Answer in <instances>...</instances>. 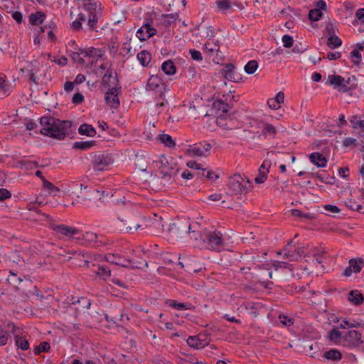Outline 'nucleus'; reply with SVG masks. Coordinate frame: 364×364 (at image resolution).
<instances>
[{
	"mask_svg": "<svg viewBox=\"0 0 364 364\" xmlns=\"http://www.w3.org/2000/svg\"><path fill=\"white\" fill-rule=\"evenodd\" d=\"M40 124L41 134L58 140L65 139L72 125L70 121H61L51 116L42 117L40 119Z\"/></svg>",
	"mask_w": 364,
	"mask_h": 364,
	"instance_id": "nucleus-1",
	"label": "nucleus"
},
{
	"mask_svg": "<svg viewBox=\"0 0 364 364\" xmlns=\"http://www.w3.org/2000/svg\"><path fill=\"white\" fill-rule=\"evenodd\" d=\"M200 241L207 249L213 251L220 252L225 247L223 234L217 230H204Z\"/></svg>",
	"mask_w": 364,
	"mask_h": 364,
	"instance_id": "nucleus-2",
	"label": "nucleus"
},
{
	"mask_svg": "<svg viewBox=\"0 0 364 364\" xmlns=\"http://www.w3.org/2000/svg\"><path fill=\"white\" fill-rule=\"evenodd\" d=\"M154 163L159 169L161 178L164 179L166 181H170L178 173V168L171 158L168 159L164 155H161L157 160L154 161Z\"/></svg>",
	"mask_w": 364,
	"mask_h": 364,
	"instance_id": "nucleus-3",
	"label": "nucleus"
},
{
	"mask_svg": "<svg viewBox=\"0 0 364 364\" xmlns=\"http://www.w3.org/2000/svg\"><path fill=\"white\" fill-rule=\"evenodd\" d=\"M250 132L255 136L253 139L257 137L259 140L266 139L267 136L274 137L277 130L271 124L266 123L263 121L252 119L250 123Z\"/></svg>",
	"mask_w": 364,
	"mask_h": 364,
	"instance_id": "nucleus-4",
	"label": "nucleus"
},
{
	"mask_svg": "<svg viewBox=\"0 0 364 364\" xmlns=\"http://www.w3.org/2000/svg\"><path fill=\"white\" fill-rule=\"evenodd\" d=\"M228 187L232 194H242L250 191L252 183L246 177L240 174H235L229 178Z\"/></svg>",
	"mask_w": 364,
	"mask_h": 364,
	"instance_id": "nucleus-5",
	"label": "nucleus"
},
{
	"mask_svg": "<svg viewBox=\"0 0 364 364\" xmlns=\"http://www.w3.org/2000/svg\"><path fill=\"white\" fill-rule=\"evenodd\" d=\"M82 9L87 13L88 22L87 28L89 31H97V23L102 16L101 4L99 2L94 4H83Z\"/></svg>",
	"mask_w": 364,
	"mask_h": 364,
	"instance_id": "nucleus-6",
	"label": "nucleus"
},
{
	"mask_svg": "<svg viewBox=\"0 0 364 364\" xmlns=\"http://www.w3.org/2000/svg\"><path fill=\"white\" fill-rule=\"evenodd\" d=\"M196 226H197V223L191 224L188 220L184 219L172 223L168 231L173 237H182L183 234H186L188 230Z\"/></svg>",
	"mask_w": 364,
	"mask_h": 364,
	"instance_id": "nucleus-7",
	"label": "nucleus"
},
{
	"mask_svg": "<svg viewBox=\"0 0 364 364\" xmlns=\"http://www.w3.org/2000/svg\"><path fill=\"white\" fill-rule=\"evenodd\" d=\"M342 338L345 346L362 348L364 343L361 333L357 330H349L343 335Z\"/></svg>",
	"mask_w": 364,
	"mask_h": 364,
	"instance_id": "nucleus-8",
	"label": "nucleus"
},
{
	"mask_svg": "<svg viewBox=\"0 0 364 364\" xmlns=\"http://www.w3.org/2000/svg\"><path fill=\"white\" fill-rule=\"evenodd\" d=\"M146 89L159 93V97L162 98L166 91V85L159 76L152 75L148 80Z\"/></svg>",
	"mask_w": 364,
	"mask_h": 364,
	"instance_id": "nucleus-9",
	"label": "nucleus"
},
{
	"mask_svg": "<svg viewBox=\"0 0 364 364\" xmlns=\"http://www.w3.org/2000/svg\"><path fill=\"white\" fill-rule=\"evenodd\" d=\"M204 50L210 58H212L213 61L218 63V60L222 58L221 53L220 52V45L218 42L213 40H209L204 45Z\"/></svg>",
	"mask_w": 364,
	"mask_h": 364,
	"instance_id": "nucleus-10",
	"label": "nucleus"
},
{
	"mask_svg": "<svg viewBox=\"0 0 364 364\" xmlns=\"http://www.w3.org/2000/svg\"><path fill=\"white\" fill-rule=\"evenodd\" d=\"M211 144L207 141H202L193 144L188 149L191 155L196 156H207L211 149Z\"/></svg>",
	"mask_w": 364,
	"mask_h": 364,
	"instance_id": "nucleus-11",
	"label": "nucleus"
},
{
	"mask_svg": "<svg viewBox=\"0 0 364 364\" xmlns=\"http://www.w3.org/2000/svg\"><path fill=\"white\" fill-rule=\"evenodd\" d=\"M112 162L111 159L108 156L104 154L95 155L92 162L93 169L95 171H102Z\"/></svg>",
	"mask_w": 364,
	"mask_h": 364,
	"instance_id": "nucleus-12",
	"label": "nucleus"
},
{
	"mask_svg": "<svg viewBox=\"0 0 364 364\" xmlns=\"http://www.w3.org/2000/svg\"><path fill=\"white\" fill-rule=\"evenodd\" d=\"M210 340L204 334H199L195 336H190L187 339L188 345L193 348L200 349L203 348L208 346Z\"/></svg>",
	"mask_w": 364,
	"mask_h": 364,
	"instance_id": "nucleus-13",
	"label": "nucleus"
},
{
	"mask_svg": "<svg viewBox=\"0 0 364 364\" xmlns=\"http://www.w3.org/2000/svg\"><path fill=\"white\" fill-rule=\"evenodd\" d=\"M119 89L112 87L109 89L105 95V101L108 106L112 109H116L119 106V99L118 97Z\"/></svg>",
	"mask_w": 364,
	"mask_h": 364,
	"instance_id": "nucleus-14",
	"label": "nucleus"
},
{
	"mask_svg": "<svg viewBox=\"0 0 364 364\" xmlns=\"http://www.w3.org/2000/svg\"><path fill=\"white\" fill-rule=\"evenodd\" d=\"M156 33V29L151 26L150 23L143 25L136 31V37L141 41H144L149 39Z\"/></svg>",
	"mask_w": 364,
	"mask_h": 364,
	"instance_id": "nucleus-15",
	"label": "nucleus"
},
{
	"mask_svg": "<svg viewBox=\"0 0 364 364\" xmlns=\"http://www.w3.org/2000/svg\"><path fill=\"white\" fill-rule=\"evenodd\" d=\"M292 241L289 242L282 251L277 252V255H284V258L289 261H297L299 259V256L296 253L294 247L295 245L292 244Z\"/></svg>",
	"mask_w": 364,
	"mask_h": 364,
	"instance_id": "nucleus-16",
	"label": "nucleus"
},
{
	"mask_svg": "<svg viewBox=\"0 0 364 364\" xmlns=\"http://www.w3.org/2000/svg\"><path fill=\"white\" fill-rule=\"evenodd\" d=\"M327 82L333 85L335 89L342 90L343 92L347 91L348 82L341 75H328Z\"/></svg>",
	"mask_w": 364,
	"mask_h": 364,
	"instance_id": "nucleus-17",
	"label": "nucleus"
},
{
	"mask_svg": "<svg viewBox=\"0 0 364 364\" xmlns=\"http://www.w3.org/2000/svg\"><path fill=\"white\" fill-rule=\"evenodd\" d=\"M85 262H87V266L92 269V272L95 273L100 279L107 280L111 277V271L106 267L100 264L96 265L95 264H92V266H90L88 262L85 261Z\"/></svg>",
	"mask_w": 364,
	"mask_h": 364,
	"instance_id": "nucleus-18",
	"label": "nucleus"
},
{
	"mask_svg": "<svg viewBox=\"0 0 364 364\" xmlns=\"http://www.w3.org/2000/svg\"><path fill=\"white\" fill-rule=\"evenodd\" d=\"M105 259L109 263L122 267H127L128 264L131 263L130 259H127L118 254H107L105 256Z\"/></svg>",
	"mask_w": 364,
	"mask_h": 364,
	"instance_id": "nucleus-19",
	"label": "nucleus"
},
{
	"mask_svg": "<svg viewBox=\"0 0 364 364\" xmlns=\"http://www.w3.org/2000/svg\"><path fill=\"white\" fill-rule=\"evenodd\" d=\"M53 230L57 233H60L68 237H72L76 235H78L80 232L78 229L65 225H56L53 228Z\"/></svg>",
	"mask_w": 364,
	"mask_h": 364,
	"instance_id": "nucleus-20",
	"label": "nucleus"
},
{
	"mask_svg": "<svg viewBox=\"0 0 364 364\" xmlns=\"http://www.w3.org/2000/svg\"><path fill=\"white\" fill-rule=\"evenodd\" d=\"M12 91V86L6 81V77L0 74V98L7 97Z\"/></svg>",
	"mask_w": 364,
	"mask_h": 364,
	"instance_id": "nucleus-21",
	"label": "nucleus"
},
{
	"mask_svg": "<svg viewBox=\"0 0 364 364\" xmlns=\"http://www.w3.org/2000/svg\"><path fill=\"white\" fill-rule=\"evenodd\" d=\"M312 255L318 264H322L329 257L328 252L324 247L315 248L313 250Z\"/></svg>",
	"mask_w": 364,
	"mask_h": 364,
	"instance_id": "nucleus-22",
	"label": "nucleus"
},
{
	"mask_svg": "<svg viewBox=\"0 0 364 364\" xmlns=\"http://www.w3.org/2000/svg\"><path fill=\"white\" fill-rule=\"evenodd\" d=\"M86 21L88 22V15L80 11L77 18L73 21L71 27L74 31L79 32L82 30V23Z\"/></svg>",
	"mask_w": 364,
	"mask_h": 364,
	"instance_id": "nucleus-23",
	"label": "nucleus"
},
{
	"mask_svg": "<svg viewBox=\"0 0 364 364\" xmlns=\"http://www.w3.org/2000/svg\"><path fill=\"white\" fill-rule=\"evenodd\" d=\"M310 161L319 168H324L327 165L326 159L320 153L314 152L309 155Z\"/></svg>",
	"mask_w": 364,
	"mask_h": 364,
	"instance_id": "nucleus-24",
	"label": "nucleus"
},
{
	"mask_svg": "<svg viewBox=\"0 0 364 364\" xmlns=\"http://www.w3.org/2000/svg\"><path fill=\"white\" fill-rule=\"evenodd\" d=\"M223 75L225 79L232 82H237L239 80V76L235 70V66L231 63L225 66Z\"/></svg>",
	"mask_w": 364,
	"mask_h": 364,
	"instance_id": "nucleus-25",
	"label": "nucleus"
},
{
	"mask_svg": "<svg viewBox=\"0 0 364 364\" xmlns=\"http://www.w3.org/2000/svg\"><path fill=\"white\" fill-rule=\"evenodd\" d=\"M322 357L328 361H338L342 358V354L340 350L331 348L328 350L324 351Z\"/></svg>",
	"mask_w": 364,
	"mask_h": 364,
	"instance_id": "nucleus-26",
	"label": "nucleus"
},
{
	"mask_svg": "<svg viewBox=\"0 0 364 364\" xmlns=\"http://www.w3.org/2000/svg\"><path fill=\"white\" fill-rule=\"evenodd\" d=\"M269 165H267L265 162H263V164L259 166L258 176L255 178L256 183L261 184L265 181L269 173Z\"/></svg>",
	"mask_w": 364,
	"mask_h": 364,
	"instance_id": "nucleus-27",
	"label": "nucleus"
},
{
	"mask_svg": "<svg viewBox=\"0 0 364 364\" xmlns=\"http://www.w3.org/2000/svg\"><path fill=\"white\" fill-rule=\"evenodd\" d=\"M348 299L355 305H360L364 300L363 294L358 290H352L349 292Z\"/></svg>",
	"mask_w": 364,
	"mask_h": 364,
	"instance_id": "nucleus-28",
	"label": "nucleus"
},
{
	"mask_svg": "<svg viewBox=\"0 0 364 364\" xmlns=\"http://www.w3.org/2000/svg\"><path fill=\"white\" fill-rule=\"evenodd\" d=\"M80 54H83L84 58L102 56L101 50L94 47H90L86 49L80 48Z\"/></svg>",
	"mask_w": 364,
	"mask_h": 364,
	"instance_id": "nucleus-29",
	"label": "nucleus"
},
{
	"mask_svg": "<svg viewBox=\"0 0 364 364\" xmlns=\"http://www.w3.org/2000/svg\"><path fill=\"white\" fill-rule=\"evenodd\" d=\"M161 70L165 74L168 75H172L176 72V68L173 62L170 60L163 63L161 65Z\"/></svg>",
	"mask_w": 364,
	"mask_h": 364,
	"instance_id": "nucleus-30",
	"label": "nucleus"
},
{
	"mask_svg": "<svg viewBox=\"0 0 364 364\" xmlns=\"http://www.w3.org/2000/svg\"><path fill=\"white\" fill-rule=\"evenodd\" d=\"M84 239L89 242H93L96 246H104L105 245V242H102L101 240H98V235L92 232H87L83 235Z\"/></svg>",
	"mask_w": 364,
	"mask_h": 364,
	"instance_id": "nucleus-31",
	"label": "nucleus"
},
{
	"mask_svg": "<svg viewBox=\"0 0 364 364\" xmlns=\"http://www.w3.org/2000/svg\"><path fill=\"white\" fill-rule=\"evenodd\" d=\"M45 19V14L41 11L31 14L29 16V22L32 25H38L42 23Z\"/></svg>",
	"mask_w": 364,
	"mask_h": 364,
	"instance_id": "nucleus-32",
	"label": "nucleus"
},
{
	"mask_svg": "<svg viewBox=\"0 0 364 364\" xmlns=\"http://www.w3.org/2000/svg\"><path fill=\"white\" fill-rule=\"evenodd\" d=\"M80 134L87 135L88 136H94L96 134V131L92 125L83 124L78 129Z\"/></svg>",
	"mask_w": 364,
	"mask_h": 364,
	"instance_id": "nucleus-33",
	"label": "nucleus"
},
{
	"mask_svg": "<svg viewBox=\"0 0 364 364\" xmlns=\"http://www.w3.org/2000/svg\"><path fill=\"white\" fill-rule=\"evenodd\" d=\"M137 59L142 66H146L151 61V55L146 50H141L137 54Z\"/></svg>",
	"mask_w": 364,
	"mask_h": 364,
	"instance_id": "nucleus-34",
	"label": "nucleus"
},
{
	"mask_svg": "<svg viewBox=\"0 0 364 364\" xmlns=\"http://www.w3.org/2000/svg\"><path fill=\"white\" fill-rule=\"evenodd\" d=\"M341 39L336 35H331L328 38L327 45L331 49L338 48L341 46Z\"/></svg>",
	"mask_w": 364,
	"mask_h": 364,
	"instance_id": "nucleus-35",
	"label": "nucleus"
},
{
	"mask_svg": "<svg viewBox=\"0 0 364 364\" xmlns=\"http://www.w3.org/2000/svg\"><path fill=\"white\" fill-rule=\"evenodd\" d=\"M349 265L351 267L354 273H358L364 266V262L362 259H351L349 261Z\"/></svg>",
	"mask_w": 364,
	"mask_h": 364,
	"instance_id": "nucleus-36",
	"label": "nucleus"
},
{
	"mask_svg": "<svg viewBox=\"0 0 364 364\" xmlns=\"http://www.w3.org/2000/svg\"><path fill=\"white\" fill-rule=\"evenodd\" d=\"M346 205L351 210H357L359 213H364V208L356 201L351 199L345 201Z\"/></svg>",
	"mask_w": 364,
	"mask_h": 364,
	"instance_id": "nucleus-37",
	"label": "nucleus"
},
{
	"mask_svg": "<svg viewBox=\"0 0 364 364\" xmlns=\"http://www.w3.org/2000/svg\"><path fill=\"white\" fill-rule=\"evenodd\" d=\"M177 14H166L163 15V21L162 23L166 26H170L172 23H173L178 17Z\"/></svg>",
	"mask_w": 364,
	"mask_h": 364,
	"instance_id": "nucleus-38",
	"label": "nucleus"
},
{
	"mask_svg": "<svg viewBox=\"0 0 364 364\" xmlns=\"http://www.w3.org/2000/svg\"><path fill=\"white\" fill-rule=\"evenodd\" d=\"M291 213L293 216L299 218L301 219L309 220L314 218V214L310 213H304L297 209H292Z\"/></svg>",
	"mask_w": 364,
	"mask_h": 364,
	"instance_id": "nucleus-39",
	"label": "nucleus"
},
{
	"mask_svg": "<svg viewBox=\"0 0 364 364\" xmlns=\"http://www.w3.org/2000/svg\"><path fill=\"white\" fill-rule=\"evenodd\" d=\"M159 139L161 143L165 144L168 147H174L175 142L172 137L168 134H161L159 136Z\"/></svg>",
	"mask_w": 364,
	"mask_h": 364,
	"instance_id": "nucleus-40",
	"label": "nucleus"
},
{
	"mask_svg": "<svg viewBox=\"0 0 364 364\" xmlns=\"http://www.w3.org/2000/svg\"><path fill=\"white\" fill-rule=\"evenodd\" d=\"M198 228L199 226L197 224V226L188 230L186 234L189 235L191 239H193L196 241L200 240V235H203V232L200 231Z\"/></svg>",
	"mask_w": 364,
	"mask_h": 364,
	"instance_id": "nucleus-41",
	"label": "nucleus"
},
{
	"mask_svg": "<svg viewBox=\"0 0 364 364\" xmlns=\"http://www.w3.org/2000/svg\"><path fill=\"white\" fill-rule=\"evenodd\" d=\"M342 336V333L336 328L331 330L328 333V338L330 341H333L335 343L339 342Z\"/></svg>",
	"mask_w": 364,
	"mask_h": 364,
	"instance_id": "nucleus-42",
	"label": "nucleus"
},
{
	"mask_svg": "<svg viewBox=\"0 0 364 364\" xmlns=\"http://www.w3.org/2000/svg\"><path fill=\"white\" fill-rule=\"evenodd\" d=\"M350 122L352 124V127L354 129L360 128L364 131V120L360 119L357 115L352 116L350 118Z\"/></svg>",
	"mask_w": 364,
	"mask_h": 364,
	"instance_id": "nucleus-43",
	"label": "nucleus"
},
{
	"mask_svg": "<svg viewBox=\"0 0 364 364\" xmlns=\"http://www.w3.org/2000/svg\"><path fill=\"white\" fill-rule=\"evenodd\" d=\"M94 144L95 141H79L75 143L74 147L82 150H87L91 148Z\"/></svg>",
	"mask_w": 364,
	"mask_h": 364,
	"instance_id": "nucleus-44",
	"label": "nucleus"
},
{
	"mask_svg": "<svg viewBox=\"0 0 364 364\" xmlns=\"http://www.w3.org/2000/svg\"><path fill=\"white\" fill-rule=\"evenodd\" d=\"M258 68V64L256 60L249 61L245 66V71L247 74H253Z\"/></svg>",
	"mask_w": 364,
	"mask_h": 364,
	"instance_id": "nucleus-45",
	"label": "nucleus"
},
{
	"mask_svg": "<svg viewBox=\"0 0 364 364\" xmlns=\"http://www.w3.org/2000/svg\"><path fill=\"white\" fill-rule=\"evenodd\" d=\"M198 176H205V178H207L209 180H211L213 181H215V179H217L218 178V176L217 174H215L213 171L207 170L205 168L202 169L201 173L198 172Z\"/></svg>",
	"mask_w": 364,
	"mask_h": 364,
	"instance_id": "nucleus-46",
	"label": "nucleus"
},
{
	"mask_svg": "<svg viewBox=\"0 0 364 364\" xmlns=\"http://www.w3.org/2000/svg\"><path fill=\"white\" fill-rule=\"evenodd\" d=\"M10 338L8 331L4 330L0 325V346H4L6 345Z\"/></svg>",
	"mask_w": 364,
	"mask_h": 364,
	"instance_id": "nucleus-47",
	"label": "nucleus"
},
{
	"mask_svg": "<svg viewBox=\"0 0 364 364\" xmlns=\"http://www.w3.org/2000/svg\"><path fill=\"white\" fill-rule=\"evenodd\" d=\"M360 326V323L356 321L345 319L340 324V328H346V327L355 328V327H359Z\"/></svg>",
	"mask_w": 364,
	"mask_h": 364,
	"instance_id": "nucleus-48",
	"label": "nucleus"
},
{
	"mask_svg": "<svg viewBox=\"0 0 364 364\" xmlns=\"http://www.w3.org/2000/svg\"><path fill=\"white\" fill-rule=\"evenodd\" d=\"M15 341H16V345L21 350H26L28 349V348H29L28 342L26 339L23 338L22 337L16 336Z\"/></svg>",
	"mask_w": 364,
	"mask_h": 364,
	"instance_id": "nucleus-49",
	"label": "nucleus"
},
{
	"mask_svg": "<svg viewBox=\"0 0 364 364\" xmlns=\"http://www.w3.org/2000/svg\"><path fill=\"white\" fill-rule=\"evenodd\" d=\"M213 106L214 108L221 110L223 112H227L229 110V105L225 102H223L222 100H215Z\"/></svg>",
	"mask_w": 364,
	"mask_h": 364,
	"instance_id": "nucleus-50",
	"label": "nucleus"
},
{
	"mask_svg": "<svg viewBox=\"0 0 364 364\" xmlns=\"http://www.w3.org/2000/svg\"><path fill=\"white\" fill-rule=\"evenodd\" d=\"M323 16L322 11L314 8L309 11V17L311 21H318Z\"/></svg>",
	"mask_w": 364,
	"mask_h": 364,
	"instance_id": "nucleus-51",
	"label": "nucleus"
},
{
	"mask_svg": "<svg viewBox=\"0 0 364 364\" xmlns=\"http://www.w3.org/2000/svg\"><path fill=\"white\" fill-rule=\"evenodd\" d=\"M353 63L355 65H359L361 61V53L357 49H353L350 52Z\"/></svg>",
	"mask_w": 364,
	"mask_h": 364,
	"instance_id": "nucleus-52",
	"label": "nucleus"
},
{
	"mask_svg": "<svg viewBox=\"0 0 364 364\" xmlns=\"http://www.w3.org/2000/svg\"><path fill=\"white\" fill-rule=\"evenodd\" d=\"M10 274H11V276H9L7 278V282L10 284H12L14 286H17L18 284H19L23 281V279L21 277H18L13 272L10 271Z\"/></svg>",
	"mask_w": 364,
	"mask_h": 364,
	"instance_id": "nucleus-53",
	"label": "nucleus"
},
{
	"mask_svg": "<svg viewBox=\"0 0 364 364\" xmlns=\"http://www.w3.org/2000/svg\"><path fill=\"white\" fill-rule=\"evenodd\" d=\"M50 348V344L48 342H41L38 346L34 348L35 354H40L42 352H46Z\"/></svg>",
	"mask_w": 364,
	"mask_h": 364,
	"instance_id": "nucleus-54",
	"label": "nucleus"
},
{
	"mask_svg": "<svg viewBox=\"0 0 364 364\" xmlns=\"http://www.w3.org/2000/svg\"><path fill=\"white\" fill-rule=\"evenodd\" d=\"M72 60L76 63H84L85 58L83 57V54H80V48L77 51H73L70 55Z\"/></svg>",
	"mask_w": 364,
	"mask_h": 364,
	"instance_id": "nucleus-55",
	"label": "nucleus"
},
{
	"mask_svg": "<svg viewBox=\"0 0 364 364\" xmlns=\"http://www.w3.org/2000/svg\"><path fill=\"white\" fill-rule=\"evenodd\" d=\"M279 320L281 323H282L285 326H291L294 323V319L286 316V315H279Z\"/></svg>",
	"mask_w": 364,
	"mask_h": 364,
	"instance_id": "nucleus-56",
	"label": "nucleus"
},
{
	"mask_svg": "<svg viewBox=\"0 0 364 364\" xmlns=\"http://www.w3.org/2000/svg\"><path fill=\"white\" fill-rule=\"evenodd\" d=\"M282 41L283 42V46L284 48H291L293 46L294 40L293 38L289 35H284L282 36Z\"/></svg>",
	"mask_w": 364,
	"mask_h": 364,
	"instance_id": "nucleus-57",
	"label": "nucleus"
},
{
	"mask_svg": "<svg viewBox=\"0 0 364 364\" xmlns=\"http://www.w3.org/2000/svg\"><path fill=\"white\" fill-rule=\"evenodd\" d=\"M274 267L276 269L279 268H285L291 270L292 265L288 262L284 261H275L273 264Z\"/></svg>",
	"mask_w": 364,
	"mask_h": 364,
	"instance_id": "nucleus-58",
	"label": "nucleus"
},
{
	"mask_svg": "<svg viewBox=\"0 0 364 364\" xmlns=\"http://www.w3.org/2000/svg\"><path fill=\"white\" fill-rule=\"evenodd\" d=\"M161 99L162 101L156 103L155 105L156 111L157 112L158 114H161L163 112L164 107L168 105L167 101L164 98V97Z\"/></svg>",
	"mask_w": 364,
	"mask_h": 364,
	"instance_id": "nucleus-59",
	"label": "nucleus"
},
{
	"mask_svg": "<svg viewBox=\"0 0 364 364\" xmlns=\"http://www.w3.org/2000/svg\"><path fill=\"white\" fill-rule=\"evenodd\" d=\"M169 306L177 309V310H183V309H188V308L186 307V305L184 303H178L174 300H171Z\"/></svg>",
	"mask_w": 364,
	"mask_h": 364,
	"instance_id": "nucleus-60",
	"label": "nucleus"
},
{
	"mask_svg": "<svg viewBox=\"0 0 364 364\" xmlns=\"http://www.w3.org/2000/svg\"><path fill=\"white\" fill-rule=\"evenodd\" d=\"M325 210L329 212L331 214H336L341 212V210L336 206L333 205L327 204L323 206Z\"/></svg>",
	"mask_w": 364,
	"mask_h": 364,
	"instance_id": "nucleus-61",
	"label": "nucleus"
},
{
	"mask_svg": "<svg viewBox=\"0 0 364 364\" xmlns=\"http://www.w3.org/2000/svg\"><path fill=\"white\" fill-rule=\"evenodd\" d=\"M189 53L192 58L193 60L196 61H201L203 59L201 53L198 50L192 49L189 50Z\"/></svg>",
	"mask_w": 364,
	"mask_h": 364,
	"instance_id": "nucleus-62",
	"label": "nucleus"
},
{
	"mask_svg": "<svg viewBox=\"0 0 364 364\" xmlns=\"http://www.w3.org/2000/svg\"><path fill=\"white\" fill-rule=\"evenodd\" d=\"M216 4L218 5V8H220L222 10H227L230 8V2L229 0H221L216 1Z\"/></svg>",
	"mask_w": 364,
	"mask_h": 364,
	"instance_id": "nucleus-63",
	"label": "nucleus"
},
{
	"mask_svg": "<svg viewBox=\"0 0 364 364\" xmlns=\"http://www.w3.org/2000/svg\"><path fill=\"white\" fill-rule=\"evenodd\" d=\"M11 196L10 191L5 188H0V201L9 198Z\"/></svg>",
	"mask_w": 364,
	"mask_h": 364,
	"instance_id": "nucleus-64",
	"label": "nucleus"
}]
</instances>
